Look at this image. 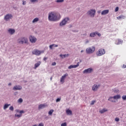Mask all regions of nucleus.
I'll list each match as a JSON object with an SVG mask.
<instances>
[{
    "instance_id": "nucleus-1",
    "label": "nucleus",
    "mask_w": 126,
    "mask_h": 126,
    "mask_svg": "<svg viewBox=\"0 0 126 126\" xmlns=\"http://www.w3.org/2000/svg\"><path fill=\"white\" fill-rule=\"evenodd\" d=\"M61 14L59 12L52 11L48 14L49 21H58L61 19Z\"/></svg>"
},
{
    "instance_id": "nucleus-2",
    "label": "nucleus",
    "mask_w": 126,
    "mask_h": 126,
    "mask_svg": "<svg viewBox=\"0 0 126 126\" xmlns=\"http://www.w3.org/2000/svg\"><path fill=\"white\" fill-rule=\"evenodd\" d=\"M17 42L18 44H19L20 45L28 44V38H27V37L22 36L17 39Z\"/></svg>"
},
{
    "instance_id": "nucleus-3",
    "label": "nucleus",
    "mask_w": 126,
    "mask_h": 126,
    "mask_svg": "<svg viewBox=\"0 0 126 126\" xmlns=\"http://www.w3.org/2000/svg\"><path fill=\"white\" fill-rule=\"evenodd\" d=\"M87 14L90 16V17H94L95 14H96V10L95 9L89 10L87 12Z\"/></svg>"
},
{
    "instance_id": "nucleus-4",
    "label": "nucleus",
    "mask_w": 126,
    "mask_h": 126,
    "mask_svg": "<svg viewBox=\"0 0 126 126\" xmlns=\"http://www.w3.org/2000/svg\"><path fill=\"white\" fill-rule=\"evenodd\" d=\"M86 52L87 54H93V53L95 52V47L93 46L92 47L87 48Z\"/></svg>"
},
{
    "instance_id": "nucleus-5",
    "label": "nucleus",
    "mask_w": 126,
    "mask_h": 126,
    "mask_svg": "<svg viewBox=\"0 0 126 126\" xmlns=\"http://www.w3.org/2000/svg\"><path fill=\"white\" fill-rule=\"evenodd\" d=\"M106 53V51H105V49H100L96 52V56L98 57H101V56H103V55H105Z\"/></svg>"
},
{
    "instance_id": "nucleus-6",
    "label": "nucleus",
    "mask_w": 126,
    "mask_h": 126,
    "mask_svg": "<svg viewBox=\"0 0 126 126\" xmlns=\"http://www.w3.org/2000/svg\"><path fill=\"white\" fill-rule=\"evenodd\" d=\"M44 52H45L44 50L39 51L38 50L35 49L32 52V54L35 55L36 56H40L41 54L44 53Z\"/></svg>"
},
{
    "instance_id": "nucleus-7",
    "label": "nucleus",
    "mask_w": 126,
    "mask_h": 126,
    "mask_svg": "<svg viewBox=\"0 0 126 126\" xmlns=\"http://www.w3.org/2000/svg\"><path fill=\"white\" fill-rule=\"evenodd\" d=\"M68 20H69V18H65L60 22V26H64V25L66 24V23L67 22V21H68Z\"/></svg>"
},
{
    "instance_id": "nucleus-8",
    "label": "nucleus",
    "mask_w": 126,
    "mask_h": 126,
    "mask_svg": "<svg viewBox=\"0 0 126 126\" xmlns=\"http://www.w3.org/2000/svg\"><path fill=\"white\" fill-rule=\"evenodd\" d=\"M13 16L11 14H7L4 17V20L6 21H9L10 19H11Z\"/></svg>"
},
{
    "instance_id": "nucleus-9",
    "label": "nucleus",
    "mask_w": 126,
    "mask_h": 126,
    "mask_svg": "<svg viewBox=\"0 0 126 126\" xmlns=\"http://www.w3.org/2000/svg\"><path fill=\"white\" fill-rule=\"evenodd\" d=\"M29 39L31 43H36L37 42V38L34 36L30 35L29 36Z\"/></svg>"
},
{
    "instance_id": "nucleus-10",
    "label": "nucleus",
    "mask_w": 126,
    "mask_h": 126,
    "mask_svg": "<svg viewBox=\"0 0 126 126\" xmlns=\"http://www.w3.org/2000/svg\"><path fill=\"white\" fill-rule=\"evenodd\" d=\"M100 86H101V85L100 84H94L92 87V91H97L98 89H99Z\"/></svg>"
},
{
    "instance_id": "nucleus-11",
    "label": "nucleus",
    "mask_w": 126,
    "mask_h": 126,
    "mask_svg": "<svg viewBox=\"0 0 126 126\" xmlns=\"http://www.w3.org/2000/svg\"><path fill=\"white\" fill-rule=\"evenodd\" d=\"M80 64V63L78 62L76 65H71L68 67V69H71V68H76V67H78V66Z\"/></svg>"
},
{
    "instance_id": "nucleus-12",
    "label": "nucleus",
    "mask_w": 126,
    "mask_h": 126,
    "mask_svg": "<svg viewBox=\"0 0 126 126\" xmlns=\"http://www.w3.org/2000/svg\"><path fill=\"white\" fill-rule=\"evenodd\" d=\"M93 71L92 68H89L83 71V73H91Z\"/></svg>"
},
{
    "instance_id": "nucleus-13",
    "label": "nucleus",
    "mask_w": 126,
    "mask_h": 126,
    "mask_svg": "<svg viewBox=\"0 0 126 126\" xmlns=\"http://www.w3.org/2000/svg\"><path fill=\"white\" fill-rule=\"evenodd\" d=\"M21 89H22V87L20 85L15 86L13 88V90H21Z\"/></svg>"
},
{
    "instance_id": "nucleus-14",
    "label": "nucleus",
    "mask_w": 126,
    "mask_h": 126,
    "mask_svg": "<svg viewBox=\"0 0 126 126\" xmlns=\"http://www.w3.org/2000/svg\"><path fill=\"white\" fill-rule=\"evenodd\" d=\"M8 32L10 35H13L15 33V30L12 29H9L8 30Z\"/></svg>"
},
{
    "instance_id": "nucleus-15",
    "label": "nucleus",
    "mask_w": 126,
    "mask_h": 126,
    "mask_svg": "<svg viewBox=\"0 0 126 126\" xmlns=\"http://www.w3.org/2000/svg\"><path fill=\"white\" fill-rule=\"evenodd\" d=\"M109 13V10H104L101 12V15H106V14H108Z\"/></svg>"
},
{
    "instance_id": "nucleus-16",
    "label": "nucleus",
    "mask_w": 126,
    "mask_h": 126,
    "mask_svg": "<svg viewBox=\"0 0 126 126\" xmlns=\"http://www.w3.org/2000/svg\"><path fill=\"white\" fill-rule=\"evenodd\" d=\"M46 107V104H41L38 106V110H41V109H44Z\"/></svg>"
},
{
    "instance_id": "nucleus-17",
    "label": "nucleus",
    "mask_w": 126,
    "mask_h": 126,
    "mask_svg": "<svg viewBox=\"0 0 126 126\" xmlns=\"http://www.w3.org/2000/svg\"><path fill=\"white\" fill-rule=\"evenodd\" d=\"M114 99V97H113V96H110V97L108 98V101H110V102H112V103H115L116 100H115V99Z\"/></svg>"
},
{
    "instance_id": "nucleus-18",
    "label": "nucleus",
    "mask_w": 126,
    "mask_h": 126,
    "mask_svg": "<svg viewBox=\"0 0 126 126\" xmlns=\"http://www.w3.org/2000/svg\"><path fill=\"white\" fill-rule=\"evenodd\" d=\"M40 64H41V62H38L37 63H35L34 64V69H36V68H37V67H39V66H40Z\"/></svg>"
},
{
    "instance_id": "nucleus-19",
    "label": "nucleus",
    "mask_w": 126,
    "mask_h": 126,
    "mask_svg": "<svg viewBox=\"0 0 126 126\" xmlns=\"http://www.w3.org/2000/svg\"><path fill=\"white\" fill-rule=\"evenodd\" d=\"M113 99H121V95L117 94L116 95H115L113 96Z\"/></svg>"
},
{
    "instance_id": "nucleus-20",
    "label": "nucleus",
    "mask_w": 126,
    "mask_h": 126,
    "mask_svg": "<svg viewBox=\"0 0 126 126\" xmlns=\"http://www.w3.org/2000/svg\"><path fill=\"white\" fill-rule=\"evenodd\" d=\"M66 113L67 115H68L69 116L70 115H72V111H71V110H70L69 109H67L66 111Z\"/></svg>"
},
{
    "instance_id": "nucleus-21",
    "label": "nucleus",
    "mask_w": 126,
    "mask_h": 126,
    "mask_svg": "<svg viewBox=\"0 0 126 126\" xmlns=\"http://www.w3.org/2000/svg\"><path fill=\"white\" fill-rule=\"evenodd\" d=\"M107 111H108V110L106 109L105 108H103L102 110L99 111V112L100 114H104V113H105V112H107Z\"/></svg>"
},
{
    "instance_id": "nucleus-22",
    "label": "nucleus",
    "mask_w": 126,
    "mask_h": 126,
    "mask_svg": "<svg viewBox=\"0 0 126 126\" xmlns=\"http://www.w3.org/2000/svg\"><path fill=\"white\" fill-rule=\"evenodd\" d=\"M117 19H124V18H126V16L121 15L120 16H118L117 17Z\"/></svg>"
},
{
    "instance_id": "nucleus-23",
    "label": "nucleus",
    "mask_w": 126,
    "mask_h": 126,
    "mask_svg": "<svg viewBox=\"0 0 126 126\" xmlns=\"http://www.w3.org/2000/svg\"><path fill=\"white\" fill-rule=\"evenodd\" d=\"M39 21V18H35L33 21H32V23H35L36 22H38Z\"/></svg>"
},
{
    "instance_id": "nucleus-24",
    "label": "nucleus",
    "mask_w": 126,
    "mask_h": 126,
    "mask_svg": "<svg viewBox=\"0 0 126 126\" xmlns=\"http://www.w3.org/2000/svg\"><path fill=\"white\" fill-rule=\"evenodd\" d=\"M9 106H10V104H5L4 105V107H3L4 110H6V109H7V108H8Z\"/></svg>"
},
{
    "instance_id": "nucleus-25",
    "label": "nucleus",
    "mask_w": 126,
    "mask_h": 126,
    "mask_svg": "<svg viewBox=\"0 0 126 126\" xmlns=\"http://www.w3.org/2000/svg\"><path fill=\"white\" fill-rule=\"evenodd\" d=\"M90 36V37H95L96 36L95 32L91 33Z\"/></svg>"
},
{
    "instance_id": "nucleus-26",
    "label": "nucleus",
    "mask_w": 126,
    "mask_h": 126,
    "mask_svg": "<svg viewBox=\"0 0 126 126\" xmlns=\"http://www.w3.org/2000/svg\"><path fill=\"white\" fill-rule=\"evenodd\" d=\"M67 75H68V74H67V73L65 74L64 75L62 76L61 79H64L65 78V77H66V76H67Z\"/></svg>"
},
{
    "instance_id": "nucleus-27",
    "label": "nucleus",
    "mask_w": 126,
    "mask_h": 126,
    "mask_svg": "<svg viewBox=\"0 0 126 126\" xmlns=\"http://www.w3.org/2000/svg\"><path fill=\"white\" fill-rule=\"evenodd\" d=\"M18 103H22L23 102V99H22V98H20L18 101H17Z\"/></svg>"
},
{
    "instance_id": "nucleus-28",
    "label": "nucleus",
    "mask_w": 126,
    "mask_h": 126,
    "mask_svg": "<svg viewBox=\"0 0 126 126\" xmlns=\"http://www.w3.org/2000/svg\"><path fill=\"white\" fill-rule=\"evenodd\" d=\"M53 113H54V110H53V109L50 110V111L48 112V114H49V115H53Z\"/></svg>"
},
{
    "instance_id": "nucleus-29",
    "label": "nucleus",
    "mask_w": 126,
    "mask_h": 126,
    "mask_svg": "<svg viewBox=\"0 0 126 126\" xmlns=\"http://www.w3.org/2000/svg\"><path fill=\"white\" fill-rule=\"evenodd\" d=\"M95 35H97L98 37H101V33H99L98 32H95Z\"/></svg>"
},
{
    "instance_id": "nucleus-30",
    "label": "nucleus",
    "mask_w": 126,
    "mask_h": 126,
    "mask_svg": "<svg viewBox=\"0 0 126 126\" xmlns=\"http://www.w3.org/2000/svg\"><path fill=\"white\" fill-rule=\"evenodd\" d=\"M64 1V0H56V2L61 3V2H63Z\"/></svg>"
},
{
    "instance_id": "nucleus-31",
    "label": "nucleus",
    "mask_w": 126,
    "mask_h": 126,
    "mask_svg": "<svg viewBox=\"0 0 126 126\" xmlns=\"http://www.w3.org/2000/svg\"><path fill=\"white\" fill-rule=\"evenodd\" d=\"M123 43V41L119 39L118 40V43H116V45H120V44H122Z\"/></svg>"
},
{
    "instance_id": "nucleus-32",
    "label": "nucleus",
    "mask_w": 126,
    "mask_h": 126,
    "mask_svg": "<svg viewBox=\"0 0 126 126\" xmlns=\"http://www.w3.org/2000/svg\"><path fill=\"white\" fill-rule=\"evenodd\" d=\"M67 55L66 54H65V55H60V57H62V59H64V58H65V57H67Z\"/></svg>"
},
{
    "instance_id": "nucleus-33",
    "label": "nucleus",
    "mask_w": 126,
    "mask_h": 126,
    "mask_svg": "<svg viewBox=\"0 0 126 126\" xmlns=\"http://www.w3.org/2000/svg\"><path fill=\"white\" fill-rule=\"evenodd\" d=\"M115 93H120V91L118 89H114Z\"/></svg>"
},
{
    "instance_id": "nucleus-34",
    "label": "nucleus",
    "mask_w": 126,
    "mask_h": 126,
    "mask_svg": "<svg viewBox=\"0 0 126 126\" xmlns=\"http://www.w3.org/2000/svg\"><path fill=\"white\" fill-rule=\"evenodd\" d=\"M123 100H126V95H123L122 96Z\"/></svg>"
},
{
    "instance_id": "nucleus-35",
    "label": "nucleus",
    "mask_w": 126,
    "mask_h": 126,
    "mask_svg": "<svg viewBox=\"0 0 126 126\" xmlns=\"http://www.w3.org/2000/svg\"><path fill=\"white\" fill-rule=\"evenodd\" d=\"M22 115H18L17 114H15V117H18V118H21Z\"/></svg>"
},
{
    "instance_id": "nucleus-36",
    "label": "nucleus",
    "mask_w": 126,
    "mask_h": 126,
    "mask_svg": "<svg viewBox=\"0 0 126 126\" xmlns=\"http://www.w3.org/2000/svg\"><path fill=\"white\" fill-rule=\"evenodd\" d=\"M9 110L12 111V112H13V110H14V108H13V106H11L9 107Z\"/></svg>"
},
{
    "instance_id": "nucleus-37",
    "label": "nucleus",
    "mask_w": 126,
    "mask_h": 126,
    "mask_svg": "<svg viewBox=\"0 0 126 126\" xmlns=\"http://www.w3.org/2000/svg\"><path fill=\"white\" fill-rule=\"evenodd\" d=\"M31 2H38V0H31Z\"/></svg>"
},
{
    "instance_id": "nucleus-38",
    "label": "nucleus",
    "mask_w": 126,
    "mask_h": 126,
    "mask_svg": "<svg viewBox=\"0 0 126 126\" xmlns=\"http://www.w3.org/2000/svg\"><path fill=\"white\" fill-rule=\"evenodd\" d=\"M95 103H96V101L93 100V101H92V102L91 103V105H94V104H95Z\"/></svg>"
},
{
    "instance_id": "nucleus-39",
    "label": "nucleus",
    "mask_w": 126,
    "mask_h": 126,
    "mask_svg": "<svg viewBox=\"0 0 126 126\" xmlns=\"http://www.w3.org/2000/svg\"><path fill=\"white\" fill-rule=\"evenodd\" d=\"M52 46H53V47H54L55 48H57V47H59V45H57V44H53Z\"/></svg>"
},
{
    "instance_id": "nucleus-40",
    "label": "nucleus",
    "mask_w": 126,
    "mask_h": 126,
    "mask_svg": "<svg viewBox=\"0 0 126 126\" xmlns=\"http://www.w3.org/2000/svg\"><path fill=\"white\" fill-rule=\"evenodd\" d=\"M60 82L62 83V84H63V83L64 82V79H61Z\"/></svg>"
},
{
    "instance_id": "nucleus-41",
    "label": "nucleus",
    "mask_w": 126,
    "mask_h": 126,
    "mask_svg": "<svg viewBox=\"0 0 126 126\" xmlns=\"http://www.w3.org/2000/svg\"><path fill=\"white\" fill-rule=\"evenodd\" d=\"M61 126H66V123L64 122L61 124Z\"/></svg>"
},
{
    "instance_id": "nucleus-42",
    "label": "nucleus",
    "mask_w": 126,
    "mask_h": 126,
    "mask_svg": "<svg viewBox=\"0 0 126 126\" xmlns=\"http://www.w3.org/2000/svg\"><path fill=\"white\" fill-rule=\"evenodd\" d=\"M22 2H23V3H22L23 5H25L26 4V1L23 0Z\"/></svg>"
},
{
    "instance_id": "nucleus-43",
    "label": "nucleus",
    "mask_w": 126,
    "mask_h": 126,
    "mask_svg": "<svg viewBox=\"0 0 126 126\" xmlns=\"http://www.w3.org/2000/svg\"><path fill=\"white\" fill-rule=\"evenodd\" d=\"M61 101V98H58L56 99V102H60Z\"/></svg>"
},
{
    "instance_id": "nucleus-44",
    "label": "nucleus",
    "mask_w": 126,
    "mask_h": 126,
    "mask_svg": "<svg viewBox=\"0 0 126 126\" xmlns=\"http://www.w3.org/2000/svg\"><path fill=\"white\" fill-rule=\"evenodd\" d=\"M38 126H44V124L43 123H40L39 125Z\"/></svg>"
},
{
    "instance_id": "nucleus-45",
    "label": "nucleus",
    "mask_w": 126,
    "mask_h": 126,
    "mask_svg": "<svg viewBox=\"0 0 126 126\" xmlns=\"http://www.w3.org/2000/svg\"><path fill=\"white\" fill-rule=\"evenodd\" d=\"M57 63L56 62H54L52 63V65L55 66L56 65Z\"/></svg>"
},
{
    "instance_id": "nucleus-46",
    "label": "nucleus",
    "mask_w": 126,
    "mask_h": 126,
    "mask_svg": "<svg viewBox=\"0 0 126 126\" xmlns=\"http://www.w3.org/2000/svg\"><path fill=\"white\" fill-rule=\"evenodd\" d=\"M119 11V7H117L115 9V12Z\"/></svg>"
},
{
    "instance_id": "nucleus-47",
    "label": "nucleus",
    "mask_w": 126,
    "mask_h": 126,
    "mask_svg": "<svg viewBox=\"0 0 126 126\" xmlns=\"http://www.w3.org/2000/svg\"><path fill=\"white\" fill-rule=\"evenodd\" d=\"M120 121V119L116 118H115V121L116 122H119Z\"/></svg>"
},
{
    "instance_id": "nucleus-48",
    "label": "nucleus",
    "mask_w": 126,
    "mask_h": 126,
    "mask_svg": "<svg viewBox=\"0 0 126 126\" xmlns=\"http://www.w3.org/2000/svg\"><path fill=\"white\" fill-rule=\"evenodd\" d=\"M53 44H52V45H50V46H49V48H50V49H53Z\"/></svg>"
},
{
    "instance_id": "nucleus-49",
    "label": "nucleus",
    "mask_w": 126,
    "mask_h": 126,
    "mask_svg": "<svg viewBox=\"0 0 126 126\" xmlns=\"http://www.w3.org/2000/svg\"><path fill=\"white\" fill-rule=\"evenodd\" d=\"M24 113V111L21 110L20 111V114H23Z\"/></svg>"
},
{
    "instance_id": "nucleus-50",
    "label": "nucleus",
    "mask_w": 126,
    "mask_h": 126,
    "mask_svg": "<svg viewBox=\"0 0 126 126\" xmlns=\"http://www.w3.org/2000/svg\"><path fill=\"white\" fill-rule=\"evenodd\" d=\"M15 111L17 112V113H20V111H19V110H18V109H16V110H15Z\"/></svg>"
},
{
    "instance_id": "nucleus-51",
    "label": "nucleus",
    "mask_w": 126,
    "mask_h": 126,
    "mask_svg": "<svg viewBox=\"0 0 126 126\" xmlns=\"http://www.w3.org/2000/svg\"><path fill=\"white\" fill-rule=\"evenodd\" d=\"M88 43H89V40H88V39H87L86 40V44H87Z\"/></svg>"
},
{
    "instance_id": "nucleus-52",
    "label": "nucleus",
    "mask_w": 126,
    "mask_h": 126,
    "mask_svg": "<svg viewBox=\"0 0 126 126\" xmlns=\"http://www.w3.org/2000/svg\"><path fill=\"white\" fill-rule=\"evenodd\" d=\"M48 58H46V57H44V59H43V61H47V59Z\"/></svg>"
},
{
    "instance_id": "nucleus-53",
    "label": "nucleus",
    "mask_w": 126,
    "mask_h": 126,
    "mask_svg": "<svg viewBox=\"0 0 126 126\" xmlns=\"http://www.w3.org/2000/svg\"><path fill=\"white\" fill-rule=\"evenodd\" d=\"M8 86H11V83H10L8 84Z\"/></svg>"
},
{
    "instance_id": "nucleus-54",
    "label": "nucleus",
    "mask_w": 126,
    "mask_h": 126,
    "mask_svg": "<svg viewBox=\"0 0 126 126\" xmlns=\"http://www.w3.org/2000/svg\"><path fill=\"white\" fill-rule=\"evenodd\" d=\"M100 12H101V11H97V13H100Z\"/></svg>"
},
{
    "instance_id": "nucleus-55",
    "label": "nucleus",
    "mask_w": 126,
    "mask_h": 126,
    "mask_svg": "<svg viewBox=\"0 0 126 126\" xmlns=\"http://www.w3.org/2000/svg\"><path fill=\"white\" fill-rule=\"evenodd\" d=\"M24 83H26L27 82V81H24Z\"/></svg>"
},
{
    "instance_id": "nucleus-56",
    "label": "nucleus",
    "mask_w": 126,
    "mask_h": 126,
    "mask_svg": "<svg viewBox=\"0 0 126 126\" xmlns=\"http://www.w3.org/2000/svg\"><path fill=\"white\" fill-rule=\"evenodd\" d=\"M84 36H86V35H87L86 33H84Z\"/></svg>"
},
{
    "instance_id": "nucleus-57",
    "label": "nucleus",
    "mask_w": 126,
    "mask_h": 126,
    "mask_svg": "<svg viewBox=\"0 0 126 126\" xmlns=\"http://www.w3.org/2000/svg\"><path fill=\"white\" fill-rule=\"evenodd\" d=\"M16 94H17V93H14V95H16Z\"/></svg>"
},
{
    "instance_id": "nucleus-58",
    "label": "nucleus",
    "mask_w": 126,
    "mask_h": 126,
    "mask_svg": "<svg viewBox=\"0 0 126 126\" xmlns=\"http://www.w3.org/2000/svg\"><path fill=\"white\" fill-rule=\"evenodd\" d=\"M81 53H83V50H81Z\"/></svg>"
},
{
    "instance_id": "nucleus-59",
    "label": "nucleus",
    "mask_w": 126,
    "mask_h": 126,
    "mask_svg": "<svg viewBox=\"0 0 126 126\" xmlns=\"http://www.w3.org/2000/svg\"><path fill=\"white\" fill-rule=\"evenodd\" d=\"M32 126H37V125H33Z\"/></svg>"
}]
</instances>
